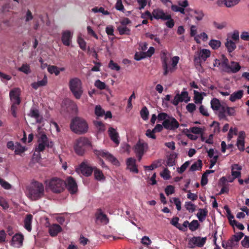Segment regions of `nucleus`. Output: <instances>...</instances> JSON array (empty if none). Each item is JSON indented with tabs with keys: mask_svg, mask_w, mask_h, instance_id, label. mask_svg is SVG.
<instances>
[{
	"mask_svg": "<svg viewBox=\"0 0 249 249\" xmlns=\"http://www.w3.org/2000/svg\"><path fill=\"white\" fill-rule=\"evenodd\" d=\"M28 197L32 200H37L44 195L43 184L37 181H33L28 187Z\"/></svg>",
	"mask_w": 249,
	"mask_h": 249,
	"instance_id": "nucleus-1",
	"label": "nucleus"
},
{
	"mask_svg": "<svg viewBox=\"0 0 249 249\" xmlns=\"http://www.w3.org/2000/svg\"><path fill=\"white\" fill-rule=\"evenodd\" d=\"M70 128L75 133L82 134L88 131L89 126L84 119L79 117H75L71 121Z\"/></svg>",
	"mask_w": 249,
	"mask_h": 249,
	"instance_id": "nucleus-2",
	"label": "nucleus"
},
{
	"mask_svg": "<svg viewBox=\"0 0 249 249\" xmlns=\"http://www.w3.org/2000/svg\"><path fill=\"white\" fill-rule=\"evenodd\" d=\"M90 141L86 137H80L75 143L74 149L75 153L79 156H83L85 152L91 147Z\"/></svg>",
	"mask_w": 249,
	"mask_h": 249,
	"instance_id": "nucleus-3",
	"label": "nucleus"
},
{
	"mask_svg": "<svg viewBox=\"0 0 249 249\" xmlns=\"http://www.w3.org/2000/svg\"><path fill=\"white\" fill-rule=\"evenodd\" d=\"M69 87L74 97L76 99H79L83 92L80 79L77 77L71 79L69 83Z\"/></svg>",
	"mask_w": 249,
	"mask_h": 249,
	"instance_id": "nucleus-4",
	"label": "nucleus"
},
{
	"mask_svg": "<svg viewBox=\"0 0 249 249\" xmlns=\"http://www.w3.org/2000/svg\"><path fill=\"white\" fill-rule=\"evenodd\" d=\"M64 180L60 178L54 177L49 181L48 187L54 193L59 194L63 192L65 189Z\"/></svg>",
	"mask_w": 249,
	"mask_h": 249,
	"instance_id": "nucleus-5",
	"label": "nucleus"
},
{
	"mask_svg": "<svg viewBox=\"0 0 249 249\" xmlns=\"http://www.w3.org/2000/svg\"><path fill=\"white\" fill-rule=\"evenodd\" d=\"M37 142L38 143L37 147L36 148V151L37 152H42L44 150L45 147L52 148L53 147V142L49 141L48 138L45 134H41L38 138Z\"/></svg>",
	"mask_w": 249,
	"mask_h": 249,
	"instance_id": "nucleus-6",
	"label": "nucleus"
},
{
	"mask_svg": "<svg viewBox=\"0 0 249 249\" xmlns=\"http://www.w3.org/2000/svg\"><path fill=\"white\" fill-rule=\"evenodd\" d=\"M190 101V97L189 96L188 92L187 91L183 90L180 93H176L173 100L171 103L174 106H178L179 102H184L188 103Z\"/></svg>",
	"mask_w": 249,
	"mask_h": 249,
	"instance_id": "nucleus-7",
	"label": "nucleus"
},
{
	"mask_svg": "<svg viewBox=\"0 0 249 249\" xmlns=\"http://www.w3.org/2000/svg\"><path fill=\"white\" fill-rule=\"evenodd\" d=\"M162 125L167 130H175L179 127V124L175 118L168 117L167 120H164L162 122Z\"/></svg>",
	"mask_w": 249,
	"mask_h": 249,
	"instance_id": "nucleus-8",
	"label": "nucleus"
},
{
	"mask_svg": "<svg viewBox=\"0 0 249 249\" xmlns=\"http://www.w3.org/2000/svg\"><path fill=\"white\" fill-rule=\"evenodd\" d=\"M65 181V185L69 192L71 194H74L77 191V184L75 179L72 177H69L67 178Z\"/></svg>",
	"mask_w": 249,
	"mask_h": 249,
	"instance_id": "nucleus-9",
	"label": "nucleus"
},
{
	"mask_svg": "<svg viewBox=\"0 0 249 249\" xmlns=\"http://www.w3.org/2000/svg\"><path fill=\"white\" fill-rule=\"evenodd\" d=\"M95 154L98 156H101L103 158H106L108 161L111 162L114 165H117L119 164V161L113 155L103 150H96Z\"/></svg>",
	"mask_w": 249,
	"mask_h": 249,
	"instance_id": "nucleus-10",
	"label": "nucleus"
},
{
	"mask_svg": "<svg viewBox=\"0 0 249 249\" xmlns=\"http://www.w3.org/2000/svg\"><path fill=\"white\" fill-rule=\"evenodd\" d=\"M20 89L18 88H15L10 90L9 97L12 104L19 105L21 102L19 97Z\"/></svg>",
	"mask_w": 249,
	"mask_h": 249,
	"instance_id": "nucleus-11",
	"label": "nucleus"
},
{
	"mask_svg": "<svg viewBox=\"0 0 249 249\" xmlns=\"http://www.w3.org/2000/svg\"><path fill=\"white\" fill-rule=\"evenodd\" d=\"M24 236L21 233H16L12 238L11 245L15 248H20L23 245Z\"/></svg>",
	"mask_w": 249,
	"mask_h": 249,
	"instance_id": "nucleus-12",
	"label": "nucleus"
},
{
	"mask_svg": "<svg viewBox=\"0 0 249 249\" xmlns=\"http://www.w3.org/2000/svg\"><path fill=\"white\" fill-rule=\"evenodd\" d=\"M152 15L154 18L156 19H161L166 20L170 18V14H167L161 9H154L152 12Z\"/></svg>",
	"mask_w": 249,
	"mask_h": 249,
	"instance_id": "nucleus-13",
	"label": "nucleus"
},
{
	"mask_svg": "<svg viewBox=\"0 0 249 249\" xmlns=\"http://www.w3.org/2000/svg\"><path fill=\"white\" fill-rule=\"evenodd\" d=\"M80 170L81 174L86 177H89L91 175L94 167L90 166L86 162H83L80 165Z\"/></svg>",
	"mask_w": 249,
	"mask_h": 249,
	"instance_id": "nucleus-14",
	"label": "nucleus"
},
{
	"mask_svg": "<svg viewBox=\"0 0 249 249\" xmlns=\"http://www.w3.org/2000/svg\"><path fill=\"white\" fill-rule=\"evenodd\" d=\"M147 148V143L139 140L134 146V150L135 154H144Z\"/></svg>",
	"mask_w": 249,
	"mask_h": 249,
	"instance_id": "nucleus-15",
	"label": "nucleus"
},
{
	"mask_svg": "<svg viewBox=\"0 0 249 249\" xmlns=\"http://www.w3.org/2000/svg\"><path fill=\"white\" fill-rule=\"evenodd\" d=\"M96 222L100 221L101 223L107 224L109 222V219L107 215L104 213L101 209H98L95 213Z\"/></svg>",
	"mask_w": 249,
	"mask_h": 249,
	"instance_id": "nucleus-16",
	"label": "nucleus"
},
{
	"mask_svg": "<svg viewBox=\"0 0 249 249\" xmlns=\"http://www.w3.org/2000/svg\"><path fill=\"white\" fill-rule=\"evenodd\" d=\"M162 67L163 70V75L166 76L168 74L169 72L168 67V62L169 61V58L167 56L165 53H163L160 57Z\"/></svg>",
	"mask_w": 249,
	"mask_h": 249,
	"instance_id": "nucleus-17",
	"label": "nucleus"
},
{
	"mask_svg": "<svg viewBox=\"0 0 249 249\" xmlns=\"http://www.w3.org/2000/svg\"><path fill=\"white\" fill-rule=\"evenodd\" d=\"M136 163V160L133 158H128L126 162L127 168L128 169L130 172L138 173L139 170Z\"/></svg>",
	"mask_w": 249,
	"mask_h": 249,
	"instance_id": "nucleus-18",
	"label": "nucleus"
},
{
	"mask_svg": "<svg viewBox=\"0 0 249 249\" xmlns=\"http://www.w3.org/2000/svg\"><path fill=\"white\" fill-rule=\"evenodd\" d=\"M186 11L189 12L188 15L189 16L191 17H195V18L198 21L201 20L204 16L202 10L186 9Z\"/></svg>",
	"mask_w": 249,
	"mask_h": 249,
	"instance_id": "nucleus-19",
	"label": "nucleus"
},
{
	"mask_svg": "<svg viewBox=\"0 0 249 249\" xmlns=\"http://www.w3.org/2000/svg\"><path fill=\"white\" fill-rule=\"evenodd\" d=\"M109 136L111 140L117 145L120 143V140H119V136L116 130L112 128L109 127L108 130Z\"/></svg>",
	"mask_w": 249,
	"mask_h": 249,
	"instance_id": "nucleus-20",
	"label": "nucleus"
},
{
	"mask_svg": "<svg viewBox=\"0 0 249 249\" xmlns=\"http://www.w3.org/2000/svg\"><path fill=\"white\" fill-rule=\"evenodd\" d=\"M72 36V34L70 31H64L62 33L61 38L63 44L65 46H69L71 41Z\"/></svg>",
	"mask_w": 249,
	"mask_h": 249,
	"instance_id": "nucleus-21",
	"label": "nucleus"
},
{
	"mask_svg": "<svg viewBox=\"0 0 249 249\" xmlns=\"http://www.w3.org/2000/svg\"><path fill=\"white\" fill-rule=\"evenodd\" d=\"M207 237H193L190 239V242L198 247H202L206 243Z\"/></svg>",
	"mask_w": 249,
	"mask_h": 249,
	"instance_id": "nucleus-22",
	"label": "nucleus"
},
{
	"mask_svg": "<svg viewBox=\"0 0 249 249\" xmlns=\"http://www.w3.org/2000/svg\"><path fill=\"white\" fill-rule=\"evenodd\" d=\"M62 230L61 227L57 224H53L49 228V232L52 237H54Z\"/></svg>",
	"mask_w": 249,
	"mask_h": 249,
	"instance_id": "nucleus-23",
	"label": "nucleus"
},
{
	"mask_svg": "<svg viewBox=\"0 0 249 249\" xmlns=\"http://www.w3.org/2000/svg\"><path fill=\"white\" fill-rule=\"evenodd\" d=\"M241 69V66L238 62L235 61H231V65L229 66L227 73H236L240 71Z\"/></svg>",
	"mask_w": 249,
	"mask_h": 249,
	"instance_id": "nucleus-24",
	"label": "nucleus"
},
{
	"mask_svg": "<svg viewBox=\"0 0 249 249\" xmlns=\"http://www.w3.org/2000/svg\"><path fill=\"white\" fill-rule=\"evenodd\" d=\"M33 216L31 214H27L24 220V227L28 231H32V223Z\"/></svg>",
	"mask_w": 249,
	"mask_h": 249,
	"instance_id": "nucleus-25",
	"label": "nucleus"
},
{
	"mask_svg": "<svg viewBox=\"0 0 249 249\" xmlns=\"http://www.w3.org/2000/svg\"><path fill=\"white\" fill-rule=\"evenodd\" d=\"M237 243L231 237L228 241L222 242V247L225 249H232Z\"/></svg>",
	"mask_w": 249,
	"mask_h": 249,
	"instance_id": "nucleus-26",
	"label": "nucleus"
},
{
	"mask_svg": "<svg viewBox=\"0 0 249 249\" xmlns=\"http://www.w3.org/2000/svg\"><path fill=\"white\" fill-rule=\"evenodd\" d=\"M48 80L46 75H44L43 79L37 82H34L31 84L32 88L35 89H37L39 87L45 86L47 84Z\"/></svg>",
	"mask_w": 249,
	"mask_h": 249,
	"instance_id": "nucleus-27",
	"label": "nucleus"
},
{
	"mask_svg": "<svg viewBox=\"0 0 249 249\" xmlns=\"http://www.w3.org/2000/svg\"><path fill=\"white\" fill-rule=\"evenodd\" d=\"M225 46L226 47L228 52L230 53H232L236 48V45L232 40L227 38L225 43Z\"/></svg>",
	"mask_w": 249,
	"mask_h": 249,
	"instance_id": "nucleus-28",
	"label": "nucleus"
},
{
	"mask_svg": "<svg viewBox=\"0 0 249 249\" xmlns=\"http://www.w3.org/2000/svg\"><path fill=\"white\" fill-rule=\"evenodd\" d=\"M208 211L206 208L199 209L196 216L200 222H203L208 215Z\"/></svg>",
	"mask_w": 249,
	"mask_h": 249,
	"instance_id": "nucleus-29",
	"label": "nucleus"
},
{
	"mask_svg": "<svg viewBox=\"0 0 249 249\" xmlns=\"http://www.w3.org/2000/svg\"><path fill=\"white\" fill-rule=\"evenodd\" d=\"M243 90H239L235 91L231 94L230 97V100L232 102H235L237 100L241 99L243 96Z\"/></svg>",
	"mask_w": 249,
	"mask_h": 249,
	"instance_id": "nucleus-30",
	"label": "nucleus"
},
{
	"mask_svg": "<svg viewBox=\"0 0 249 249\" xmlns=\"http://www.w3.org/2000/svg\"><path fill=\"white\" fill-rule=\"evenodd\" d=\"M66 104L68 105V108L71 110V113H76L78 111V108L76 103L71 100H66Z\"/></svg>",
	"mask_w": 249,
	"mask_h": 249,
	"instance_id": "nucleus-31",
	"label": "nucleus"
},
{
	"mask_svg": "<svg viewBox=\"0 0 249 249\" xmlns=\"http://www.w3.org/2000/svg\"><path fill=\"white\" fill-rule=\"evenodd\" d=\"M93 171L94 177L96 180L100 181L105 179V177L101 170L94 167Z\"/></svg>",
	"mask_w": 249,
	"mask_h": 249,
	"instance_id": "nucleus-32",
	"label": "nucleus"
},
{
	"mask_svg": "<svg viewBox=\"0 0 249 249\" xmlns=\"http://www.w3.org/2000/svg\"><path fill=\"white\" fill-rule=\"evenodd\" d=\"M220 63L222 68V71L226 72V71H227L230 65L229 64V60L223 54L221 55V62Z\"/></svg>",
	"mask_w": 249,
	"mask_h": 249,
	"instance_id": "nucleus-33",
	"label": "nucleus"
},
{
	"mask_svg": "<svg viewBox=\"0 0 249 249\" xmlns=\"http://www.w3.org/2000/svg\"><path fill=\"white\" fill-rule=\"evenodd\" d=\"M177 155L176 154H170L167 158L166 165L168 166H173L176 164V159Z\"/></svg>",
	"mask_w": 249,
	"mask_h": 249,
	"instance_id": "nucleus-34",
	"label": "nucleus"
},
{
	"mask_svg": "<svg viewBox=\"0 0 249 249\" xmlns=\"http://www.w3.org/2000/svg\"><path fill=\"white\" fill-rule=\"evenodd\" d=\"M211 54V52L207 49H203L201 50L199 53V58L205 61L207 58L209 57Z\"/></svg>",
	"mask_w": 249,
	"mask_h": 249,
	"instance_id": "nucleus-35",
	"label": "nucleus"
},
{
	"mask_svg": "<svg viewBox=\"0 0 249 249\" xmlns=\"http://www.w3.org/2000/svg\"><path fill=\"white\" fill-rule=\"evenodd\" d=\"M117 30L118 31L120 35H129L130 34V30L126 26H119L117 27Z\"/></svg>",
	"mask_w": 249,
	"mask_h": 249,
	"instance_id": "nucleus-36",
	"label": "nucleus"
},
{
	"mask_svg": "<svg viewBox=\"0 0 249 249\" xmlns=\"http://www.w3.org/2000/svg\"><path fill=\"white\" fill-rule=\"evenodd\" d=\"M211 106L213 110H218L221 107L219 100L216 98H213L211 101Z\"/></svg>",
	"mask_w": 249,
	"mask_h": 249,
	"instance_id": "nucleus-37",
	"label": "nucleus"
},
{
	"mask_svg": "<svg viewBox=\"0 0 249 249\" xmlns=\"http://www.w3.org/2000/svg\"><path fill=\"white\" fill-rule=\"evenodd\" d=\"M203 164L201 160H198L197 162L194 163L190 168V171H194L196 170L201 169Z\"/></svg>",
	"mask_w": 249,
	"mask_h": 249,
	"instance_id": "nucleus-38",
	"label": "nucleus"
},
{
	"mask_svg": "<svg viewBox=\"0 0 249 249\" xmlns=\"http://www.w3.org/2000/svg\"><path fill=\"white\" fill-rule=\"evenodd\" d=\"M218 116L219 118L221 119H227L225 113H227V106H221L219 108Z\"/></svg>",
	"mask_w": 249,
	"mask_h": 249,
	"instance_id": "nucleus-39",
	"label": "nucleus"
},
{
	"mask_svg": "<svg viewBox=\"0 0 249 249\" xmlns=\"http://www.w3.org/2000/svg\"><path fill=\"white\" fill-rule=\"evenodd\" d=\"M179 59V57L178 56H174L172 58V67L169 68V71L173 72L176 69V67L177 66L178 63V61Z\"/></svg>",
	"mask_w": 249,
	"mask_h": 249,
	"instance_id": "nucleus-40",
	"label": "nucleus"
},
{
	"mask_svg": "<svg viewBox=\"0 0 249 249\" xmlns=\"http://www.w3.org/2000/svg\"><path fill=\"white\" fill-rule=\"evenodd\" d=\"M140 114L142 118L144 120H146L148 118L149 111L147 108L144 106L140 111Z\"/></svg>",
	"mask_w": 249,
	"mask_h": 249,
	"instance_id": "nucleus-41",
	"label": "nucleus"
},
{
	"mask_svg": "<svg viewBox=\"0 0 249 249\" xmlns=\"http://www.w3.org/2000/svg\"><path fill=\"white\" fill-rule=\"evenodd\" d=\"M160 160L154 161L150 165L144 166L143 168L145 170H153V169L158 168L159 166V164H160Z\"/></svg>",
	"mask_w": 249,
	"mask_h": 249,
	"instance_id": "nucleus-42",
	"label": "nucleus"
},
{
	"mask_svg": "<svg viewBox=\"0 0 249 249\" xmlns=\"http://www.w3.org/2000/svg\"><path fill=\"white\" fill-rule=\"evenodd\" d=\"M221 42L219 40L212 39L209 42V45L214 50L217 49L221 46Z\"/></svg>",
	"mask_w": 249,
	"mask_h": 249,
	"instance_id": "nucleus-43",
	"label": "nucleus"
},
{
	"mask_svg": "<svg viewBox=\"0 0 249 249\" xmlns=\"http://www.w3.org/2000/svg\"><path fill=\"white\" fill-rule=\"evenodd\" d=\"M194 100L196 104H200L202 102L203 97L201 93L196 90L194 91Z\"/></svg>",
	"mask_w": 249,
	"mask_h": 249,
	"instance_id": "nucleus-44",
	"label": "nucleus"
},
{
	"mask_svg": "<svg viewBox=\"0 0 249 249\" xmlns=\"http://www.w3.org/2000/svg\"><path fill=\"white\" fill-rule=\"evenodd\" d=\"M18 71L27 74L30 73L31 71L30 67L27 64H23L21 67L18 68Z\"/></svg>",
	"mask_w": 249,
	"mask_h": 249,
	"instance_id": "nucleus-45",
	"label": "nucleus"
},
{
	"mask_svg": "<svg viewBox=\"0 0 249 249\" xmlns=\"http://www.w3.org/2000/svg\"><path fill=\"white\" fill-rule=\"evenodd\" d=\"M185 207L190 213H193L196 210V206L191 202H186Z\"/></svg>",
	"mask_w": 249,
	"mask_h": 249,
	"instance_id": "nucleus-46",
	"label": "nucleus"
},
{
	"mask_svg": "<svg viewBox=\"0 0 249 249\" xmlns=\"http://www.w3.org/2000/svg\"><path fill=\"white\" fill-rule=\"evenodd\" d=\"M199 226V224L197 220H193L189 224V229L191 231H196Z\"/></svg>",
	"mask_w": 249,
	"mask_h": 249,
	"instance_id": "nucleus-47",
	"label": "nucleus"
},
{
	"mask_svg": "<svg viewBox=\"0 0 249 249\" xmlns=\"http://www.w3.org/2000/svg\"><path fill=\"white\" fill-rule=\"evenodd\" d=\"M48 71L51 74L54 73L55 75H58L60 71L58 70V68L55 66H49L48 67Z\"/></svg>",
	"mask_w": 249,
	"mask_h": 249,
	"instance_id": "nucleus-48",
	"label": "nucleus"
},
{
	"mask_svg": "<svg viewBox=\"0 0 249 249\" xmlns=\"http://www.w3.org/2000/svg\"><path fill=\"white\" fill-rule=\"evenodd\" d=\"M95 114L99 117H102L105 114V111L100 105L96 106L95 108Z\"/></svg>",
	"mask_w": 249,
	"mask_h": 249,
	"instance_id": "nucleus-49",
	"label": "nucleus"
},
{
	"mask_svg": "<svg viewBox=\"0 0 249 249\" xmlns=\"http://www.w3.org/2000/svg\"><path fill=\"white\" fill-rule=\"evenodd\" d=\"M170 202L171 203H174V204L176 206L177 209L178 211H180L181 210V202L178 198L174 197L170 199Z\"/></svg>",
	"mask_w": 249,
	"mask_h": 249,
	"instance_id": "nucleus-50",
	"label": "nucleus"
},
{
	"mask_svg": "<svg viewBox=\"0 0 249 249\" xmlns=\"http://www.w3.org/2000/svg\"><path fill=\"white\" fill-rule=\"evenodd\" d=\"M108 67L112 70H116L117 71H119L120 70V67L112 60L109 62Z\"/></svg>",
	"mask_w": 249,
	"mask_h": 249,
	"instance_id": "nucleus-51",
	"label": "nucleus"
},
{
	"mask_svg": "<svg viewBox=\"0 0 249 249\" xmlns=\"http://www.w3.org/2000/svg\"><path fill=\"white\" fill-rule=\"evenodd\" d=\"M225 6L228 7H231L233 6L239 2L240 0H225Z\"/></svg>",
	"mask_w": 249,
	"mask_h": 249,
	"instance_id": "nucleus-52",
	"label": "nucleus"
},
{
	"mask_svg": "<svg viewBox=\"0 0 249 249\" xmlns=\"http://www.w3.org/2000/svg\"><path fill=\"white\" fill-rule=\"evenodd\" d=\"M231 175L233 176V178L231 180H229V182H232L234 179L236 178H239L241 176V173L240 171H231Z\"/></svg>",
	"mask_w": 249,
	"mask_h": 249,
	"instance_id": "nucleus-53",
	"label": "nucleus"
},
{
	"mask_svg": "<svg viewBox=\"0 0 249 249\" xmlns=\"http://www.w3.org/2000/svg\"><path fill=\"white\" fill-rule=\"evenodd\" d=\"M190 164V161H187L186 162H185L181 166L180 168H178V172L179 173V174H182V173H183L185 170L186 169V168L188 167V166Z\"/></svg>",
	"mask_w": 249,
	"mask_h": 249,
	"instance_id": "nucleus-54",
	"label": "nucleus"
},
{
	"mask_svg": "<svg viewBox=\"0 0 249 249\" xmlns=\"http://www.w3.org/2000/svg\"><path fill=\"white\" fill-rule=\"evenodd\" d=\"M0 185L5 189L8 190L11 188V185L1 178H0Z\"/></svg>",
	"mask_w": 249,
	"mask_h": 249,
	"instance_id": "nucleus-55",
	"label": "nucleus"
},
{
	"mask_svg": "<svg viewBox=\"0 0 249 249\" xmlns=\"http://www.w3.org/2000/svg\"><path fill=\"white\" fill-rule=\"evenodd\" d=\"M213 25L216 29L221 30L226 27L227 23L226 22H222L219 23L216 21H213Z\"/></svg>",
	"mask_w": 249,
	"mask_h": 249,
	"instance_id": "nucleus-56",
	"label": "nucleus"
},
{
	"mask_svg": "<svg viewBox=\"0 0 249 249\" xmlns=\"http://www.w3.org/2000/svg\"><path fill=\"white\" fill-rule=\"evenodd\" d=\"M30 116L31 117L38 120L40 117L38 110L36 109H31L30 111Z\"/></svg>",
	"mask_w": 249,
	"mask_h": 249,
	"instance_id": "nucleus-57",
	"label": "nucleus"
},
{
	"mask_svg": "<svg viewBox=\"0 0 249 249\" xmlns=\"http://www.w3.org/2000/svg\"><path fill=\"white\" fill-rule=\"evenodd\" d=\"M165 192L167 196L172 195L175 193V187L171 185H168L165 189Z\"/></svg>",
	"mask_w": 249,
	"mask_h": 249,
	"instance_id": "nucleus-58",
	"label": "nucleus"
},
{
	"mask_svg": "<svg viewBox=\"0 0 249 249\" xmlns=\"http://www.w3.org/2000/svg\"><path fill=\"white\" fill-rule=\"evenodd\" d=\"M191 131L195 134H202L203 130L201 128L194 126L190 128Z\"/></svg>",
	"mask_w": 249,
	"mask_h": 249,
	"instance_id": "nucleus-59",
	"label": "nucleus"
},
{
	"mask_svg": "<svg viewBox=\"0 0 249 249\" xmlns=\"http://www.w3.org/2000/svg\"><path fill=\"white\" fill-rule=\"evenodd\" d=\"M237 146L238 149L241 151H243L245 150V140H237Z\"/></svg>",
	"mask_w": 249,
	"mask_h": 249,
	"instance_id": "nucleus-60",
	"label": "nucleus"
},
{
	"mask_svg": "<svg viewBox=\"0 0 249 249\" xmlns=\"http://www.w3.org/2000/svg\"><path fill=\"white\" fill-rule=\"evenodd\" d=\"M95 86L100 89H104L106 88V85L104 82L101 81L100 80H97L95 81Z\"/></svg>",
	"mask_w": 249,
	"mask_h": 249,
	"instance_id": "nucleus-61",
	"label": "nucleus"
},
{
	"mask_svg": "<svg viewBox=\"0 0 249 249\" xmlns=\"http://www.w3.org/2000/svg\"><path fill=\"white\" fill-rule=\"evenodd\" d=\"M26 150L25 147L21 146L20 144H19L18 147H17L15 150V154L16 155H21Z\"/></svg>",
	"mask_w": 249,
	"mask_h": 249,
	"instance_id": "nucleus-62",
	"label": "nucleus"
},
{
	"mask_svg": "<svg viewBox=\"0 0 249 249\" xmlns=\"http://www.w3.org/2000/svg\"><path fill=\"white\" fill-rule=\"evenodd\" d=\"M145 53H146L143 52H136L135 54L134 58L137 61L141 60V59L145 57Z\"/></svg>",
	"mask_w": 249,
	"mask_h": 249,
	"instance_id": "nucleus-63",
	"label": "nucleus"
},
{
	"mask_svg": "<svg viewBox=\"0 0 249 249\" xmlns=\"http://www.w3.org/2000/svg\"><path fill=\"white\" fill-rule=\"evenodd\" d=\"M241 244L243 247L246 248H249V237L245 236L244 239L241 241Z\"/></svg>",
	"mask_w": 249,
	"mask_h": 249,
	"instance_id": "nucleus-64",
	"label": "nucleus"
}]
</instances>
